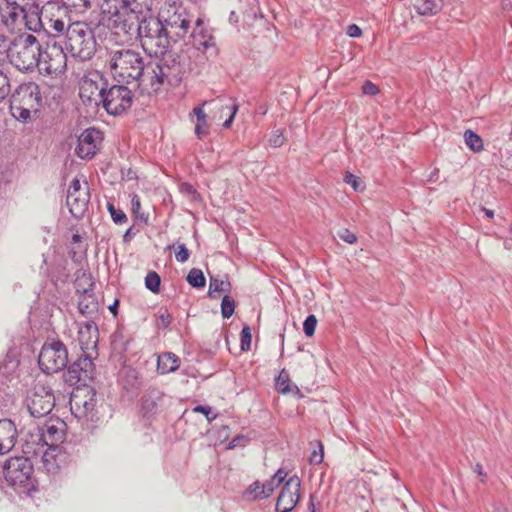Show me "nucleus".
I'll return each instance as SVG.
<instances>
[{"label":"nucleus","mask_w":512,"mask_h":512,"mask_svg":"<svg viewBox=\"0 0 512 512\" xmlns=\"http://www.w3.org/2000/svg\"><path fill=\"white\" fill-rule=\"evenodd\" d=\"M11 94L10 81L8 76L0 70V103Z\"/></svg>","instance_id":"37998d69"},{"label":"nucleus","mask_w":512,"mask_h":512,"mask_svg":"<svg viewBox=\"0 0 512 512\" xmlns=\"http://www.w3.org/2000/svg\"><path fill=\"white\" fill-rule=\"evenodd\" d=\"M234 311H235V301L234 299L229 296V295H225L223 298H222V302H221V315L223 318H230L233 314H234Z\"/></svg>","instance_id":"e433bc0d"},{"label":"nucleus","mask_w":512,"mask_h":512,"mask_svg":"<svg viewBox=\"0 0 512 512\" xmlns=\"http://www.w3.org/2000/svg\"><path fill=\"white\" fill-rule=\"evenodd\" d=\"M347 34L350 37H352V38H357V37H360L362 35V30H361V28L358 25L350 24L347 27Z\"/></svg>","instance_id":"4d7b16f0"},{"label":"nucleus","mask_w":512,"mask_h":512,"mask_svg":"<svg viewBox=\"0 0 512 512\" xmlns=\"http://www.w3.org/2000/svg\"><path fill=\"white\" fill-rule=\"evenodd\" d=\"M464 140L466 145L474 152H479L483 149V141L481 137L472 130L464 132Z\"/></svg>","instance_id":"473e14b6"},{"label":"nucleus","mask_w":512,"mask_h":512,"mask_svg":"<svg viewBox=\"0 0 512 512\" xmlns=\"http://www.w3.org/2000/svg\"><path fill=\"white\" fill-rule=\"evenodd\" d=\"M101 141L100 131L90 128L86 129L78 137V143L75 153L81 159H92L98 149V143Z\"/></svg>","instance_id":"5701e85b"},{"label":"nucleus","mask_w":512,"mask_h":512,"mask_svg":"<svg viewBox=\"0 0 512 512\" xmlns=\"http://www.w3.org/2000/svg\"><path fill=\"white\" fill-rule=\"evenodd\" d=\"M227 109H229L230 114H229V117L223 123V127L226 129L231 127V125L234 121L235 115L238 112L239 106H238V104L233 103L231 106L227 107Z\"/></svg>","instance_id":"5fc2aeb1"},{"label":"nucleus","mask_w":512,"mask_h":512,"mask_svg":"<svg viewBox=\"0 0 512 512\" xmlns=\"http://www.w3.org/2000/svg\"><path fill=\"white\" fill-rule=\"evenodd\" d=\"M190 252L185 246V244L177 245V251L175 253V258L178 262L184 263L189 259Z\"/></svg>","instance_id":"8fccbe9b"},{"label":"nucleus","mask_w":512,"mask_h":512,"mask_svg":"<svg viewBox=\"0 0 512 512\" xmlns=\"http://www.w3.org/2000/svg\"><path fill=\"white\" fill-rule=\"evenodd\" d=\"M319 450H314L312 454L310 455L309 461L312 464H320L323 461V445L321 442H318Z\"/></svg>","instance_id":"864d4df0"},{"label":"nucleus","mask_w":512,"mask_h":512,"mask_svg":"<svg viewBox=\"0 0 512 512\" xmlns=\"http://www.w3.org/2000/svg\"><path fill=\"white\" fill-rule=\"evenodd\" d=\"M186 281L193 288H203L206 284V279L203 272L198 268H192L186 276Z\"/></svg>","instance_id":"2f4dec72"},{"label":"nucleus","mask_w":512,"mask_h":512,"mask_svg":"<svg viewBox=\"0 0 512 512\" xmlns=\"http://www.w3.org/2000/svg\"><path fill=\"white\" fill-rule=\"evenodd\" d=\"M229 20H230V22H233V23H237L238 22V16L236 15V13L234 11H232L230 13Z\"/></svg>","instance_id":"69168bd1"},{"label":"nucleus","mask_w":512,"mask_h":512,"mask_svg":"<svg viewBox=\"0 0 512 512\" xmlns=\"http://www.w3.org/2000/svg\"><path fill=\"white\" fill-rule=\"evenodd\" d=\"M68 55L63 47L48 42L44 50L41 48V60L37 68L49 75L60 74L66 69Z\"/></svg>","instance_id":"dca6fc26"},{"label":"nucleus","mask_w":512,"mask_h":512,"mask_svg":"<svg viewBox=\"0 0 512 512\" xmlns=\"http://www.w3.org/2000/svg\"><path fill=\"white\" fill-rule=\"evenodd\" d=\"M145 2L139 0H121V6L103 11L100 23L116 35H126L132 39L136 33L139 18Z\"/></svg>","instance_id":"39448f33"},{"label":"nucleus","mask_w":512,"mask_h":512,"mask_svg":"<svg viewBox=\"0 0 512 512\" xmlns=\"http://www.w3.org/2000/svg\"><path fill=\"white\" fill-rule=\"evenodd\" d=\"M132 212L137 219H140L147 223L148 217L141 213V202L137 195H134L131 199Z\"/></svg>","instance_id":"a18cd8bd"},{"label":"nucleus","mask_w":512,"mask_h":512,"mask_svg":"<svg viewBox=\"0 0 512 512\" xmlns=\"http://www.w3.org/2000/svg\"><path fill=\"white\" fill-rule=\"evenodd\" d=\"M27 408L34 418L44 417L53 410L55 396L53 390L45 385H36L26 399Z\"/></svg>","instance_id":"4468645a"},{"label":"nucleus","mask_w":512,"mask_h":512,"mask_svg":"<svg viewBox=\"0 0 512 512\" xmlns=\"http://www.w3.org/2000/svg\"><path fill=\"white\" fill-rule=\"evenodd\" d=\"M64 50L81 62L90 60L96 52V39L92 27L84 21H76Z\"/></svg>","instance_id":"9d476101"},{"label":"nucleus","mask_w":512,"mask_h":512,"mask_svg":"<svg viewBox=\"0 0 512 512\" xmlns=\"http://www.w3.org/2000/svg\"><path fill=\"white\" fill-rule=\"evenodd\" d=\"M206 104L207 102L204 101L199 106L194 107L192 111L197 120L195 126V134L199 139L203 138L209 133V126L207 122L208 116L203 109Z\"/></svg>","instance_id":"bb28decb"},{"label":"nucleus","mask_w":512,"mask_h":512,"mask_svg":"<svg viewBox=\"0 0 512 512\" xmlns=\"http://www.w3.org/2000/svg\"><path fill=\"white\" fill-rule=\"evenodd\" d=\"M362 92L365 95L373 96V95H376L379 93V88L374 83L367 80V81H365V83L362 86Z\"/></svg>","instance_id":"6e6d98bb"},{"label":"nucleus","mask_w":512,"mask_h":512,"mask_svg":"<svg viewBox=\"0 0 512 512\" xmlns=\"http://www.w3.org/2000/svg\"><path fill=\"white\" fill-rule=\"evenodd\" d=\"M161 278L155 271H149L145 277V287L153 292L159 293L160 291Z\"/></svg>","instance_id":"f704fd0d"},{"label":"nucleus","mask_w":512,"mask_h":512,"mask_svg":"<svg viewBox=\"0 0 512 512\" xmlns=\"http://www.w3.org/2000/svg\"><path fill=\"white\" fill-rule=\"evenodd\" d=\"M252 334L248 325H244L240 332V347L242 351H248L251 348Z\"/></svg>","instance_id":"ea45409f"},{"label":"nucleus","mask_w":512,"mask_h":512,"mask_svg":"<svg viewBox=\"0 0 512 512\" xmlns=\"http://www.w3.org/2000/svg\"><path fill=\"white\" fill-rule=\"evenodd\" d=\"M134 37L139 39L145 52L155 56L164 55L173 42L159 14H153L151 3L144 4Z\"/></svg>","instance_id":"f03ea898"},{"label":"nucleus","mask_w":512,"mask_h":512,"mask_svg":"<svg viewBox=\"0 0 512 512\" xmlns=\"http://www.w3.org/2000/svg\"><path fill=\"white\" fill-rule=\"evenodd\" d=\"M172 322V316L171 314L168 312V310H164L163 312H161L158 316V323H157V326L159 328H167Z\"/></svg>","instance_id":"3c124183"},{"label":"nucleus","mask_w":512,"mask_h":512,"mask_svg":"<svg viewBox=\"0 0 512 512\" xmlns=\"http://www.w3.org/2000/svg\"><path fill=\"white\" fill-rule=\"evenodd\" d=\"M158 14L173 42L183 39L190 32L194 16L181 2L165 1Z\"/></svg>","instance_id":"6e6552de"},{"label":"nucleus","mask_w":512,"mask_h":512,"mask_svg":"<svg viewBox=\"0 0 512 512\" xmlns=\"http://www.w3.org/2000/svg\"><path fill=\"white\" fill-rule=\"evenodd\" d=\"M41 60V45L32 34H21L13 39L10 63L20 71H31Z\"/></svg>","instance_id":"1a4fd4ad"},{"label":"nucleus","mask_w":512,"mask_h":512,"mask_svg":"<svg viewBox=\"0 0 512 512\" xmlns=\"http://www.w3.org/2000/svg\"><path fill=\"white\" fill-rule=\"evenodd\" d=\"M276 487H278L277 483L273 479H270L269 481L261 484V490L256 493V497L259 499L268 498L272 495Z\"/></svg>","instance_id":"79ce46f5"},{"label":"nucleus","mask_w":512,"mask_h":512,"mask_svg":"<svg viewBox=\"0 0 512 512\" xmlns=\"http://www.w3.org/2000/svg\"><path fill=\"white\" fill-rule=\"evenodd\" d=\"M71 412L78 419L94 422L98 419L96 391L87 387L73 394L70 400Z\"/></svg>","instance_id":"f8f14e48"},{"label":"nucleus","mask_w":512,"mask_h":512,"mask_svg":"<svg viewBox=\"0 0 512 512\" xmlns=\"http://www.w3.org/2000/svg\"><path fill=\"white\" fill-rule=\"evenodd\" d=\"M94 364L87 355H82L70 366L64 374L65 382L70 386L86 385L93 378Z\"/></svg>","instance_id":"412c9836"},{"label":"nucleus","mask_w":512,"mask_h":512,"mask_svg":"<svg viewBox=\"0 0 512 512\" xmlns=\"http://www.w3.org/2000/svg\"><path fill=\"white\" fill-rule=\"evenodd\" d=\"M127 85L126 83H118L108 86L106 82H103L99 88L93 81H85L81 87V97L87 90H90L91 93H93V88L98 90L97 95L100 97V102L106 112L118 116L128 111L134 101V93Z\"/></svg>","instance_id":"0eeeda50"},{"label":"nucleus","mask_w":512,"mask_h":512,"mask_svg":"<svg viewBox=\"0 0 512 512\" xmlns=\"http://www.w3.org/2000/svg\"><path fill=\"white\" fill-rule=\"evenodd\" d=\"M64 426L65 423L59 419L46 422L43 427H38L35 432L29 433V439H26L23 446L24 453L32 455H37L44 447H48L42 456L44 468L48 472H54L58 468V465L50 460L53 454L48 450L55 451L58 444L64 440Z\"/></svg>","instance_id":"7ed1b4c3"},{"label":"nucleus","mask_w":512,"mask_h":512,"mask_svg":"<svg viewBox=\"0 0 512 512\" xmlns=\"http://www.w3.org/2000/svg\"><path fill=\"white\" fill-rule=\"evenodd\" d=\"M19 361L12 358H6L0 365V375L2 376H10L12 375L16 369L18 368Z\"/></svg>","instance_id":"4c0bfd02"},{"label":"nucleus","mask_w":512,"mask_h":512,"mask_svg":"<svg viewBox=\"0 0 512 512\" xmlns=\"http://www.w3.org/2000/svg\"><path fill=\"white\" fill-rule=\"evenodd\" d=\"M239 439H240V437H239V436H237V437H235L234 439H232V441L229 443L228 447H229V448H234V447H236V445H237L236 443H237V441H238Z\"/></svg>","instance_id":"338daca9"},{"label":"nucleus","mask_w":512,"mask_h":512,"mask_svg":"<svg viewBox=\"0 0 512 512\" xmlns=\"http://www.w3.org/2000/svg\"><path fill=\"white\" fill-rule=\"evenodd\" d=\"M78 310L85 317L91 316L98 311V301L92 293L84 291L78 302Z\"/></svg>","instance_id":"cd10ccee"},{"label":"nucleus","mask_w":512,"mask_h":512,"mask_svg":"<svg viewBox=\"0 0 512 512\" xmlns=\"http://www.w3.org/2000/svg\"><path fill=\"white\" fill-rule=\"evenodd\" d=\"M276 390L281 394L294 393L300 395V389L292 385L289 374L283 369L275 379Z\"/></svg>","instance_id":"c85d7f7f"},{"label":"nucleus","mask_w":512,"mask_h":512,"mask_svg":"<svg viewBox=\"0 0 512 512\" xmlns=\"http://www.w3.org/2000/svg\"><path fill=\"white\" fill-rule=\"evenodd\" d=\"M438 172H439V171H438L437 169H436V170H434V171L431 173V175H430V177H429L428 181H430V182H431V181H434V179H435V177L437 176Z\"/></svg>","instance_id":"774afa93"},{"label":"nucleus","mask_w":512,"mask_h":512,"mask_svg":"<svg viewBox=\"0 0 512 512\" xmlns=\"http://www.w3.org/2000/svg\"><path fill=\"white\" fill-rule=\"evenodd\" d=\"M286 476H287V473H286L284 470L279 469V470H278V471L273 475V477H272L271 479H273V480L277 483V485L279 486V485L284 481V479L286 478Z\"/></svg>","instance_id":"bf43d9fd"},{"label":"nucleus","mask_w":512,"mask_h":512,"mask_svg":"<svg viewBox=\"0 0 512 512\" xmlns=\"http://www.w3.org/2000/svg\"><path fill=\"white\" fill-rule=\"evenodd\" d=\"M109 65L113 79L118 83H135L149 91L146 75L150 59L145 61L139 52L132 49H119L111 52Z\"/></svg>","instance_id":"f257e3e1"},{"label":"nucleus","mask_w":512,"mask_h":512,"mask_svg":"<svg viewBox=\"0 0 512 512\" xmlns=\"http://www.w3.org/2000/svg\"><path fill=\"white\" fill-rule=\"evenodd\" d=\"M118 382L122 389L131 396L136 395L142 386L139 372L131 366H124L120 370Z\"/></svg>","instance_id":"b1692460"},{"label":"nucleus","mask_w":512,"mask_h":512,"mask_svg":"<svg viewBox=\"0 0 512 512\" xmlns=\"http://www.w3.org/2000/svg\"><path fill=\"white\" fill-rule=\"evenodd\" d=\"M316 325H317V318L315 317V315H313V314L308 315L303 323V330H304L305 335L308 337L313 336L315 333Z\"/></svg>","instance_id":"c03bdc74"},{"label":"nucleus","mask_w":512,"mask_h":512,"mask_svg":"<svg viewBox=\"0 0 512 512\" xmlns=\"http://www.w3.org/2000/svg\"><path fill=\"white\" fill-rule=\"evenodd\" d=\"M91 2L92 0H77V1H73L71 3L72 6H81V7H84V8H89L91 6Z\"/></svg>","instance_id":"052dcab7"},{"label":"nucleus","mask_w":512,"mask_h":512,"mask_svg":"<svg viewBox=\"0 0 512 512\" xmlns=\"http://www.w3.org/2000/svg\"><path fill=\"white\" fill-rule=\"evenodd\" d=\"M179 190L183 196H185L188 200L192 202H197L201 200V196L198 191L194 188V186L190 183L184 182L179 186Z\"/></svg>","instance_id":"c9c22d12"},{"label":"nucleus","mask_w":512,"mask_h":512,"mask_svg":"<svg viewBox=\"0 0 512 512\" xmlns=\"http://www.w3.org/2000/svg\"><path fill=\"white\" fill-rule=\"evenodd\" d=\"M180 366V358L172 352H164L158 355L157 372L159 374H168L176 371Z\"/></svg>","instance_id":"a878e982"},{"label":"nucleus","mask_w":512,"mask_h":512,"mask_svg":"<svg viewBox=\"0 0 512 512\" xmlns=\"http://www.w3.org/2000/svg\"><path fill=\"white\" fill-rule=\"evenodd\" d=\"M481 210L485 213V215L488 218H492L494 216V211L493 210L487 209L485 207H482Z\"/></svg>","instance_id":"0e129e2a"},{"label":"nucleus","mask_w":512,"mask_h":512,"mask_svg":"<svg viewBox=\"0 0 512 512\" xmlns=\"http://www.w3.org/2000/svg\"><path fill=\"white\" fill-rule=\"evenodd\" d=\"M13 39L0 34V65L10 62V51H12Z\"/></svg>","instance_id":"72a5a7b5"},{"label":"nucleus","mask_w":512,"mask_h":512,"mask_svg":"<svg viewBox=\"0 0 512 512\" xmlns=\"http://www.w3.org/2000/svg\"><path fill=\"white\" fill-rule=\"evenodd\" d=\"M90 200L89 188L81 187L79 179L74 178L68 188L66 205L71 215L80 219L84 216Z\"/></svg>","instance_id":"a211bd4d"},{"label":"nucleus","mask_w":512,"mask_h":512,"mask_svg":"<svg viewBox=\"0 0 512 512\" xmlns=\"http://www.w3.org/2000/svg\"><path fill=\"white\" fill-rule=\"evenodd\" d=\"M33 465L28 457L9 458L3 466L5 480L10 486H25L31 478Z\"/></svg>","instance_id":"ddd939ff"},{"label":"nucleus","mask_w":512,"mask_h":512,"mask_svg":"<svg viewBox=\"0 0 512 512\" xmlns=\"http://www.w3.org/2000/svg\"><path fill=\"white\" fill-rule=\"evenodd\" d=\"M337 236L348 244H354L357 242V236L350 230L343 228L337 232Z\"/></svg>","instance_id":"49530a36"},{"label":"nucleus","mask_w":512,"mask_h":512,"mask_svg":"<svg viewBox=\"0 0 512 512\" xmlns=\"http://www.w3.org/2000/svg\"><path fill=\"white\" fill-rule=\"evenodd\" d=\"M285 142V137L281 130H276L269 138V145L277 148L281 147Z\"/></svg>","instance_id":"09e8293b"},{"label":"nucleus","mask_w":512,"mask_h":512,"mask_svg":"<svg viewBox=\"0 0 512 512\" xmlns=\"http://www.w3.org/2000/svg\"><path fill=\"white\" fill-rule=\"evenodd\" d=\"M76 21H72L67 15H53L48 19L47 27L49 43L65 47L70 37L72 26Z\"/></svg>","instance_id":"6ab92c4d"},{"label":"nucleus","mask_w":512,"mask_h":512,"mask_svg":"<svg viewBox=\"0 0 512 512\" xmlns=\"http://www.w3.org/2000/svg\"><path fill=\"white\" fill-rule=\"evenodd\" d=\"M5 6H0V29L12 28L19 17L27 18L29 14L38 15L39 4L21 3L19 0H5Z\"/></svg>","instance_id":"2eb2a0df"},{"label":"nucleus","mask_w":512,"mask_h":512,"mask_svg":"<svg viewBox=\"0 0 512 512\" xmlns=\"http://www.w3.org/2000/svg\"><path fill=\"white\" fill-rule=\"evenodd\" d=\"M231 290V283L228 280L220 279L218 276H210L208 296L215 298L216 293L229 292Z\"/></svg>","instance_id":"7c9ffc66"},{"label":"nucleus","mask_w":512,"mask_h":512,"mask_svg":"<svg viewBox=\"0 0 512 512\" xmlns=\"http://www.w3.org/2000/svg\"><path fill=\"white\" fill-rule=\"evenodd\" d=\"M186 73V65L178 55L164 54L162 58H150L146 81L149 82V91L158 92L167 83L178 85Z\"/></svg>","instance_id":"423d86ee"},{"label":"nucleus","mask_w":512,"mask_h":512,"mask_svg":"<svg viewBox=\"0 0 512 512\" xmlns=\"http://www.w3.org/2000/svg\"><path fill=\"white\" fill-rule=\"evenodd\" d=\"M344 182L346 184L351 185L355 191H361L363 189L362 183L359 180V178L350 172H347L345 174Z\"/></svg>","instance_id":"de8ad7c7"},{"label":"nucleus","mask_w":512,"mask_h":512,"mask_svg":"<svg viewBox=\"0 0 512 512\" xmlns=\"http://www.w3.org/2000/svg\"><path fill=\"white\" fill-rule=\"evenodd\" d=\"M18 432L14 422L0 420V455L10 452L16 444Z\"/></svg>","instance_id":"393cba45"},{"label":"nucleus","mask_w":512,"mask_h":512,"mask_svg":"<svg viewBox=\"0 0 512 512\" xmlns=\"http://www.w3.org/2000/svg\"><path fill=\"white\" fill-rule=\"evenodd\" d=\"M442 8V0H418L415 9L420 15H435Z\"/></svg>","instance_id":"c756f323"},{"label":"nucleus","mask_w":512,"mask_h":512,"mask_svg":"<svg viewBox=\"0 0 512 512\" xmlns=\"http://www.w3.org/2000/svg\"><path fill=\"white\" fill-rule=\"evenodd\" d=\"M43 105L41 88L36 82H22L10 94V113L15 120L23 124L35 121Z\"/></svg>","instance_id":"20e7f679"},{"label":"nucleus","mask_w":512,"mask_h":512,"mask_svg":"<svg viewBox=\"0 0 512 512\" xmlns=\"http://www.w3.org/2000/svg\"><path fill=\"white\" fill-rule=\"evenodd\" d=\"M171 398L156 387L148 388L140 399V414L147 420L153 419L169 404Z\"/></svg>","instance_id":"f3484780"},{"label":"nucleus","mask_w":512,"mask_h":512,"mask_svg":"<svg viewBox=\"0 0 512 512\" xmlns=\"http://www.w3.org/2000/svg\"><path fill=\"white\" fill-rule=\"evenodd\" d=\"M474 471H475L479 476H482V477H484V476H485V473H484V471H483V467H482V465H481V464H479V463H477V464L475 465Z\"/></svg>","instance_id":"e2e57ef3"},{"label":"nucleus","mask_w":512,"mask_h":512,"mask_svg":"<svg viewBox=\"0 0 512 512\" xmlns=\"http://www.w3.org/2000/svg\"><path fill=\"white\" fill-rule=\"evenodd\" d=\"M68 351L59 340L45 343L38 356L40 369L46 374L56 373L67 366Z\"/></svg>","instance_id":"9b49d317"},{"label":"nucleus","mask_w":512,"mask_h":512,"mask_svg":"<svg viewBox=\"0 0 512 512\" xmlns=\"http://www.w3.org/2000/svg\"><path fill=\"white\" fill-rule=\"evenodd\" d=\"M261 490V483L259 481H255L252 483L249 488L247 489V494L253 495L254 499H259L256 497V493H258Z\"/></svg>","instance_id":"13d9d810"},{"label":"nucleus","mask_w":512,"mask_h":512,"mask_svg":"<svg viewBox=\"0 0 512 512\" xmlns=\"http://www.w3.org/2000/svg\"><path fill=\"white\" fill-rule=\"evenodd\" d=\"M193 411L204 414L208 422H212L216 418V414H212L211 407L207 405H197L193 408Z\"/></svg>","instance_id":"603ef678"},{"label":"nucleus","mask_w":512,"mask_h":512,"mask_svg":"<svg viewBox=\"0 0 512 512\" xmlns=\"http://www.w3.org/2000/svg\"><path fill=\"white\" fill-rule=\"evenodd\" d=\"M301 480L297 475L291 476L283 485L277 498L276 512H290L300 499Z\"/></svg>","instance_id":"aec40b11"},{"label":"nucleus","mask_w":512,"mask_h":512,"mask_svg":"<svg viewBox=\"0 0 512 512\" xmlns=\"http://www.w3.org/2000/svg\"><path fill=\"white\" fill-rule=\"evenodd\" d=\"M118 306H119V300L115 299V301L108 306L109 311L114 315L117 316L118 313Z\"/></svg>","instance_id":"680f3d73"},{"label":"nucleus","mask_w":512,"mask_h":512,"mask_svg":"<svg viewBox=\"0 0 512 512\" xmlns=\"http://www.w3.org/2000/svg\"><path fill=\"white\" fill-rule=\"evenodd\" d=\"M129 340L125 339L124 333L122 330H116L112 335V344L115 349L124 352L127 350Z\"/></svg>","instance_id":"58836bf2"},{"label":"nucleus","mask_w":512,"mask_h":512,"mask_svg":"<svg viewBox=\"0 0 512 512\" xmlns=\"http://www.w3.org/2000/svg\"><path fill=\"white\" fill-rule=\"evenodd\" d=\"M107 209L115 224H123L127 221L126 214L122 210L116 209L112 203L107 204Z\"/></svg>","instance_id":"a19ab883"},{"label":"nucleus","mask_w":512,"mask_h":512,"mask_svg":"<svg viewBox=\"0 0 512 512\" xmlns=\"http://www.w3.org/2000/svg\"><path fill=\"white\" fill-rule=\"evenodd\" d=\"M194 24L195 26L189 35L192 46L195 49L208 54L210 57L216 56L218 54V48L216 46L214 36L203 26L202 19H195Z\"/></svg>","instance_id":"4be33fe9"}]
</instances>
